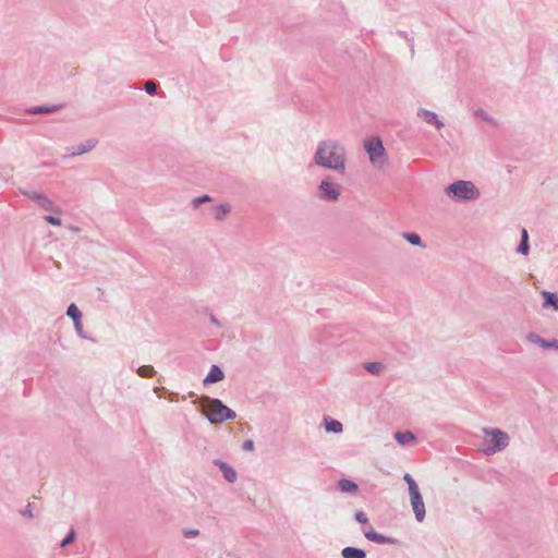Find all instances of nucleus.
I'll return each instance as SVG.
<instances>
[{"instance_id":"nucleus-3","label":"nucleus","mask_w":558,"mask_h":558,"mask_svg":"<svg viewBox=\"0 0 558 558\" xmlns=\"http://www.w3.org/2000/svg\"><path fill=\"white\" fill-rule=\"evenodd\" d=\"M446 194L456 202H466L476 199L480 192L471 181L459 180L448 185L445 190Z\"/></svg>"},{"instance_id":"nucleus-15","label":"nucleus","mask_w":558,"mask_h":558,"mask_svg":"<svg viewBox=\"0 0 558 558\" xmlns=\"http://www.w3.org/2000/svg\"><path fill=\"white\" fill-rule=\"evenodd\" d=\"M364 536L372 542L377 544H393L395 539L388 536L381 535L375 531H363Z\"/></svg>"},{"instance_id":"nucleus-12","label":"nucleus","mask_w":558,"mask_h":558,"mask_svg":"<svg viewBox=\"0 0 558 558\" xmlns=\"http://www.w3.org/2000/svg\"><path fill=\"white\" fill-rule=\"evenodd\" d=\"M214 463L220 469L227 482L234 483L236 481L238 475L232 466L221 460H215Z\"/></svg>"},{"instance_id":"nucleus-1","label":"nucleus","mask_w":558,"mask_h":558,"mask_svg":"<svg viewBox=\"0 0 558 558\" xmlns=\"http://www.w3.org/2000/svg\"><path fill=\"white\" fill-rule=\"evenodd\" d=\"M315 165L333 170L340 174L345 173L347 151L344 146L335 140H326L318 143L314 154Z\"/></svg>"},{"instance_id":"nucleus-20","label":"nucleus","mask_w":558,"mask_h":558,"mask_svg":"<svg viewBox=\"0 0 558 558\" xmlns=\"http://www.w3.org/2000/svg\"><path fill=\"white\" fill-rule=\"evenodd\" d=\"M364 368L368 373L378 376L385 371L386 366L381 362H367L364 364Z\"/></svg>"},{"instance_id":"nucleus-13","label":"nucleus","mask_w":558,"mask_h":558,"mask_svg":"<svg viewBox=\"0 0 558 558\" xmlns=\"http://www.w3.org/2000/svg\"><path fill=\"white\" fill-rule=\"evenodd\" d=\"M225 378V373L222 369L214 364L211 365L207 376L204 378L203 383L204 385L215 384L218 381H221Z\"/></svg>"},{"instance_id":"nucleus-21","label":"nucleus","mask_w":558,"mask_h":558,"mask_svg":"<svg viewBox=\"0 0 558 558\" xmlns=\"http://www.w3.org/2000/svg\"><path fill=\"white\" fill-rule=\"evenodd\" d=\"M339 488L343 493H356L359 489L357 485L353 481L347 478L339 481Z\"/></svg>"},{"instance_id":"nucleus-29","label":"nucleus","mask_w":558,"mask_h":558,"mask_svg":"<svg viewBox=\"0 0 558 558\" xmlns=\"http://www.w3.org/2000/svg\"><path fill=\"white\" fill-rule=\"evenodd\" d=\"M199 530L197 529H184L182 531V534L184 535V537L186 538H194V537H197L199 535Z\"/></svg>"},{"instance_id":"nucleus-28","label":"nucleus","mask_w":558,"mask_h":558,"mask_svg":"<svg viewBox=\"0 0 558 558\" xmlns=\"http://www.w3.org/2000/svg\"><path fill=\"white\" fill-rule=\"evenodd\" d=\"M20 514L27 519H33V505L29 502L24 509L20 510Z\"/></svg>"},{"instance_id":"nucleus-22","label":"nucleus","mask_w":558,"mask_h":558,"mask_svg":"<svg viewBox=\"0 0 558 558\" xmlns=\"http://www.w3.org/2000/svg\"><path fill=\"white\" fill-rule=\"evenodd\" d=\"M517 251L519 253L523 254V255H527L529 254V251H530L529 234H527V231L525 229L522 230L521 242H520Z\"/></svg>"},{"instance_id":"nucleus-11","label":"nucleus","mask_w":558,"mask_h":558,"mask_svg":"<svg viewBox=\"0 0 558 558\" xmlns=\"http://www.w3.org/2000/svg\"><path fill=\"white\" fill-rule=\"evenodd\" d=\"M529 342L539 345L543 349H556L558 350V340L547 341L535 332H530L526 336Z\"/></svg>"},{"instance_id":"nucleus-7","label":"nucleus","mask_w":558,"mask_h":558,"mask_svg":"<svg viewBox=\"0 0 558 558\" xmlns=\"http://www.w3.org/2000/svg\"><path fill=\"white\" fill-rule=\"evenodd\" d=\"M341 186L330 181V177L322 180L317 187V196L324 202H337L340 196Z\"/></svg>"},{"instance_id":"nucleus-27","label":"nucleus","mask_w":558,"mask_h":558,"mask_svg":"<svg viewBox=\"0 0 558 558\" xmlns=\"http://www.w3.org/2000/svg\"><path fill=\"white\" fill-rule=\"evenodd\" d=\"M76 533L73 529L70 530L66 537L61 542L60 546L65 547L75 539Z\"/></svg>"},{"instance_id":"nucleus-32","label":"nucleus","mask_w":558,"mask_h":558,"mask_svg":"<svg viewBox=\"0 0 558 558\" xmlns=\"http://www.w3.org/2000/svg\"><path fill=\"white\" fill-rule=\"evenodd\" d=\"M145 90L147 94L153 95L157 90V84L153 81H147L145 83Z\"/></svg>"},{"instance_id":"nucleus-8","label":"nucleus","mask_w":558,"mask_h":558,"mask_svg":"<svg viewBox=\"0 0 558 558\" xmlns=\"http://www.w3.org/2000/svg\"><path fill=\"white\" fill-rule=\"evenodd\" d=\"M26 195L31 199L35 201L38 204V206L40 208H43L44 210L52 211L58 215L62 214V210L58 206H56L53 204V202L50 198H48L46 195H44L41 193H37V192H28V193H26Z\"/></svg>"},{"instance_id":"nucleus-9","label":"nucleus","mask_w":558,"mask_h":558,"mask_svg":"<svg viewBox=\"0 0 558 558\" xmlns=\"http://www.w3.org/2000/svg\"><path fill=\"white\" fill-rule=\"evenodd\" d=\"M97 143H98V141L95 140V138L86 140L85 142H83V143H81V144H78L76 146L68 148V150L70 153L66 154L64 156V158L76 157V156H81L83 154H86V153L93 150L97 146Z\"/></svg>"},{"instance_id":"nucleus-36","label":"nucleus","mask_w":558,"mask_h":558,"mask_svg":"<svg viewBox=\"0 0 558 558\" xmlns=\"http://www.w3.org/2000/svg\"><path fill=\"white\" fill-rule=\"evenodd\" d=\"M242 447H243V449H244L245 451H252V450H254V441H253V440H251V439L245 440V441L243 442V446H242Z\"/></svg>"},{"instance_id":"nucleus-34","label":"nucleus","mask_w":558,"mask_h":558,"mask_svg":"<svg viewBox=\"0 0 558 558\" xmlns=\"http://www.w3.org/2000/svg\"><path fill=\"white\" fill-rule=\"evenodd\" d=\"M44 219H45V221H47L48 223H50L52 226H61V219L58 217L48 215V216H45Z\"/></svg>"},{"instance_id":"nucleus-16","label":"nucleus","mask_w":558,"mask_h":558,"mask_svg":"<svg viewBox=\"0 0 558 558\" xmlns=\"http://www.w3.org/2000/svg\"><path fill=\"white\" fill-rule=\"evenodd\" d=\"M542 296L544 299L543 306L549 307L553 306L556 311H558V296L557 294L549 292V291H543Z\"/></svg>"},{"instance_id":"nucleus-25","label":"nucleus","mask_w":558,"mask_h":558,"mask_svg":"<svg viewBox=\"0 0 558 558\" xmlns=\"http://www.w3.org/2000/svg\"><path fill=\"white\" fill-rule=\"evenodd\" d=\"M403 239H405L410 244L415 246H424L421 240V236L416 233L412 232H403L402 233Z\"/></svg>"},{"instance_id":"nucleus-39","label":"nucleus","mask_w":558,"mask_h":558,"mask_svg":"<svg viewBox=\"0 0 558 558\" xmlns=\"http://www.w3.org/2000/svg\"><path fill=\"white\" fill-rule=\"evenodd\" d=\"M70 229L73 231V232H78L80 229L77 227H70Z\"/></svg>"},{"instance_id":"nucleus-35","label":"nucleus","mask_w":558,"mask_h":558,"mask_svg":"<svg viewBox=\"0 0 558 558\" xmlns=\"http://www.w3.org/2000/svg\"><path fill=\"white\" fill-rule=\"evenodd\" d=\"M74 328H75L76 333H77L82 339H86V338H87V337L85 336V333H84V330H83L82 320H78V323H74Z\"/></svg>"},{"instance_id":"nucleus-19","label":"nucleus","mask_w":558,"mask_h":558,"mask_svg":"<svg viewBox=\"0 0 558 558\" xmlns=\"http://www.w3.org/2000/svg\"><path fill=\"white\" fill-rule=\"evenodd\" d=\"M324 423H325V428L328 433L338 434V433L342 432V428H343L342 423L337 420L325 417Z\"/></svg>"},{"instance_id":"nucleus-2","label":"nucleus","mask_w":558,"mask_h":558,"mask_svg":"<svg viewBox=\"0 0 558 558\" xmlns=\"http://www.w3.org/2000/svg\"><path fill=\"white\" fill-rule=\"evenodd\" d=\"M204 413L211 424H221L229 420H234L236 413L225 405L219 399H211L208 397L203 398Z\"/></svg>"},{"instance_id":"nucleus-6","label":"nucleus","mask_w":558,"mask_h":558,"mask_svg":"<svg viewBox=\"0 0 558 558\" xmlns=\"http://www.w3.org/2000/svg\"><path fill=\"white\" fill-rule=\"evenodd\" d=\"M403 480L407 482L409 486L410 501L413 512L415 514V519L418 522H422L425 518V505L420 493L418 485L409 473H405L403 475Z\"/></svg>"},{"instance_id":"nucleus-4","label":"nucleus","mask_w":558,"mask_h":558,"mask_svg":"<svg viewBox=\"0 0 558 558\" xmlns=\"http://www.w3.org/2000/svg\"><path fill=\"white\" fill-rule=\"evenodd\" d=\"M483 432L486 434L485 449L486 454H493L498 451H502L509 446V435L498 428H484Z\"/></svg>"},{"instance_id":"nucleus-26","label":"nucleus","mask_w":558,"mask_h":558,"mask_svg":"<svg viewBox=\"0 0 558 558\" xmlns=\"http://www.w3.org/2000/svg\"><path fill=\"white\" fill-rule=\"evenodd\" d=\"M137 374L141 377L149 378L153 377L155 374V369L151 365H143L137 369Z\"/></svg>"},{"instance_id":"nucleus-23","label":"nucleus","mask_w":558,"mask_h":558,"mask_svg":"<svg viewBox=\"0 0 558 558\" xmlns=\"http://www.w3.org/2000/svg\"><path fill=\"white\" fill-rule=\"evenodd\" d=\"M395 438L396 440L400 444V445H407L411 441H413L415 439V436L413 433L411 432H397L395 434Z\"/></svg>"},{"instance_id":"nucleus-24","label":"nucleus","mask_w":558,"mask_h":558,"mask_svg":"<svg viewBox=\"0 0 558 558\" xmlns=\"http://www.w3.org/2000/svg\"><path fill=\"white\" fill-rule=\"evenodd\" d=\"M66 315L72 318L73 323H78L82 320V313L80 308L74 304H70L66 310Z\"/></svg>"},{"instance_id":"nucleus-31","label":"nucleus","mask_w":558,"mask_h":558,"mask_svg":"<svg viewBox=\"0 0 558 558\" xmlns=\"http://www.w3.org/2000/svg\"><path fill=\"white\" fill-rule=\"evenodd\" d=\"M211 197L209 195H202L193 199V205L195 208H197L201 204L210 202Z\"/></svg>"},{"instance_id":"nucleus-17","label":"nucleus","mask_w":558,"mask_h":558,"mask_svg":"<svg viewBox=\"0 0 558 558\" xmlns=\"http://www.w3.org/2000/svg\"><path fill=\"white\" fill-rule=\"evenodd\" d=\"M343 558H365L366 554L363 549L356 547H344L341 551Z\"/></svg>"},{"instance_id":"nucleus-14","label":"nucleus","mask_w":558,"mask_h":558,"mask_svg":"<svg viewBox=\"0 0 558 558\" xmlns=\"http://www.w3.org/2000/svg\"><path fill=\"white\" fill-rule=\"evenodd\" d=\"M231 211V206L229 204H220L217 206H213L210 208V215L217 220L221 221L229 215Z\"/></svg>"},{"instance_id":"nucleus-37","label":"nucleus","mask_w":558,"mask_h":558,"mask_svg":"<svg viewBox=\"0 0 558 558\" xmlns=\"http://www.w3.org/2000/svg\"><path fill=\"white\" fill-rule=\"evenodd\" d=\"M210 322L217 326L220 325L219 320L214 315L210 316Z\"/></svg>"},{"instance_id":"nucleus-18","label":"nucleus","mask_w":558,"mask_h":558,"mask_svg":"<svg viewBox=\"0 0 558 558\" xmlns=\"http://www.w3.org/2000/svg\"><path fill=\"white\" fill-rule=\"evenodd\" d=\"M59 107L58 106H37L26 109V113L28 114H46L54 112Z\"/></svg>"},{"instance_id":"nucleus-38","label":"nucleus","mask_w":558,"mask_h":558,"mask_svg":"<svg viewBox=\"0 0 558 558\" xmlns=\"http://www.w3.org/2000/svg\"><path fill=\"white\" fill-rule=\"evenodd\" d=\"M363 531H374V529L371 525H367L366 527L363 529Z\"/></svg>"},{"instance_id":"nucleus-33","label":"nucleus","mask_w":558,"mask_h":558,"mask_svg":"<svg viewBox=\"0 0 558 558\" xmlns=\"http://www.w3.org/2000/svg\"><path fill=\"white\" fill-rule=\"evenodd\" d=\"M355 520L361 524H367L368 518L363 511H357L354 514Z\"/></svg>"},{"instance_id":"nucleus-5","label":"nucleus","mask_w":558,"mask_h":558,"mask_svg":"<svg viewBox=\"0 0 558 558\" xmlns=\"http://www.w3.org/2000/svg\"><path fill=\"white\" fill-rule=\"evenodd\" d=\"M364 148L368 154L371 163L375 168L381 169L387 165V153L384 147L383 141L379 137H373L371 140L365 141Z\"/></svg>"},{"instance_id":"nucleus-10","label":"nucleus","mask_w":558,"mask_h":558,"mask_svg":"<svg viewBox=\"0 0 558 558\" xmlns=\"http://www.w3.org/2000/svg\"><path fill=\"white\" fill-rule=\"evenodd\" d=\"M417 117L426 123L435 125L438 130L444 128V122L438 119L437 113L434 111L421 108L417 110Z\"/></svg>"},{"instance_id":"nucleus-30","label":"nucleus","mask_w":558,"mask_h":558,"mask_svg":"<svg viewBox=\"0 0 558 558\" xmlns=\"http://www.w3.org/2000/svg\"><path fill=\"white\" fill-rule=\"evenodd\" d=\"M474 113H475L476 117H480L484 121H487V122H490V123L494 122V119L490 116H488V113L485 112L483 109H476Z\"/></svg>"}]
</instances>
